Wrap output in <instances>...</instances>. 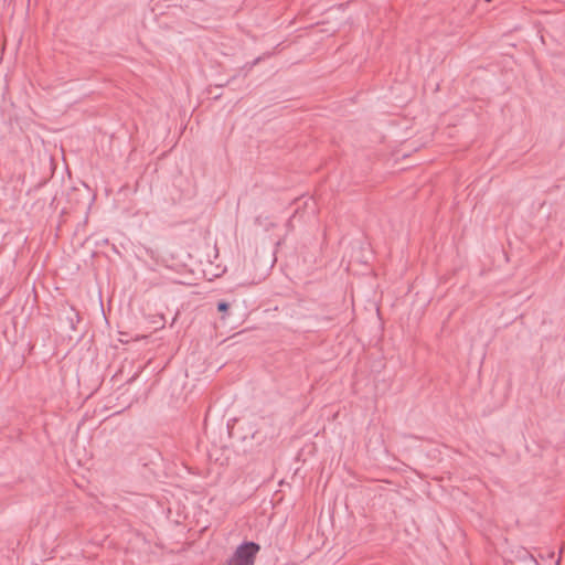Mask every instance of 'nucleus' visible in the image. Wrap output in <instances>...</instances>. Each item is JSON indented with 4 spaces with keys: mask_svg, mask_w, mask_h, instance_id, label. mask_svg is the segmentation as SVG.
<instances>
[{
    "mask_svg": "<svg viewBox=\"0 0 565 565\" xmlns=\"http://www.w3.org/2000/svg\"><path fill=\"white\" fill-rule=\"evenodd\" d=\"M260 546L254 542H245L238 545L227 562V565H254Z\"/></svg>",
    "mask_w": 565,
    "mask_h": 565,
    "instance_id": "f257e3e1",
    "label": "nucleus"
},
{
    "mask_svg": "<svg viewBox=\"0 0 565 565\" xmlns=\"http://www.w3.org/2000/svg\"><path fill=\"white\" fill-rule=\"evenodd\" d=\"M519 564L520 565H537V561L534 558L533 555H531L526 551H522L521 555L519 556Z\"/></svg>",
    "mask_w": 565,
    "mask_h": 565,
    "instance_id": "f03ea898",
    "label": "nucleus"
},
{
    "mask_svg": "<svg viewBox=\"0 0 565 565\" xmlns=\"http://www.w3.org/2000/svg\"><path fill=\"white\" fill-rule=\"evenodd\" d=\"M217 309H218V311L225 312L228 309V303L225 301H220L217 303Z\"/></svg>",
    "mask_w": 565,
    "mask_h": 565,
    "instance_id": "7ed1b4c3",
    "label": "nucleus"
},
{
    "mask_svg": "<svg viewBox=\"0 0 565 565\" xmlns=\"http://www.w3.org/2000/svg\"><path fill=\"white\" fill-rule=\"evenodd\" d=\"M487 2H490L491 0H486Z\"/></svg>",
    "mask_w": 565,
    "mask_h": 565,
    "instance_id": "20e7f679",
    "label": "nucleus"
},
{
    "mask_svg": "<svg viewBox=\"0 0 565 565\" xmlns=\"http://www.w3.org/2000/svg\"><path fill=\"white\" fill-rule=\"evenodd\" d=\"M559 561H557L556 565H558Z\"/></svg>",
    "mask_w": 565,
    "mask_h": 565,
    "instance_id": "39448f33",
    "label": "nucleus"
}]
</instances>
